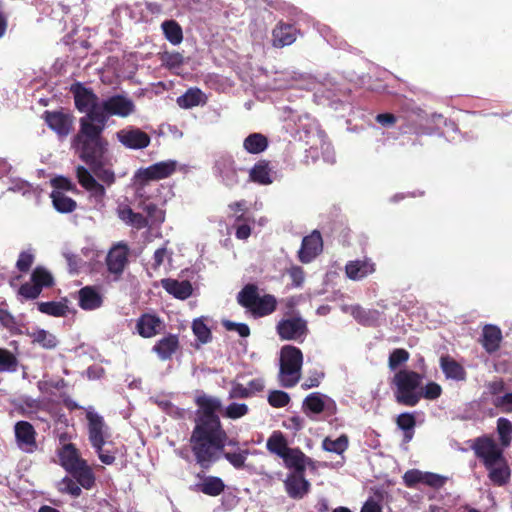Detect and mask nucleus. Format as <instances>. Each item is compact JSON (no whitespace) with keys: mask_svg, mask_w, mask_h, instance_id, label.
<instances>
[{"mask_svg":"<svg viewBox=\"0 0 512 512\" xmlns=\"http://www.w3.org/2000/svg\"><path fill=\"white\" fill-rule=\"evenodd\" d=\"M267 450L279 457H284L290 450L287 440L281 431H274L267 440Z\"/></svg>","mask_w":512,"mask_h":512,"instance_id":"37","label":"nucleus"},{"mask_svg":"<svg viewBox=\"0 0 512 512\" xmlns=\"http://www.w3.org/2000/svg\"><path fill=\"white\" fill-rule=\"evenodd\" d=\"M497 432L499 434L502 446L507 447L512 440V424L506 418H499L497 420Z\"/></svg>","mask_w":512,"mask_h":512,"instance_id":"47","label":"nucleus"},{"mask_svg":"<svg viewBox=\"0 0 512 512\" xmlns=\"http://www.w3.org/2000/svg\"><path fill=\"white\" fill-rule=\"evenodd\" d=\"M178 163L176 160H166L154 163L145 168H139L134 176V186L136 197L143 202L149 199L146 187L151 181H159L172 176L177 171Z\"/></svg>","mask_w":512,"mask_h":512,"instance_id":"7","label":"nucleus"},{"mask_svg":"<svg viewBox=\"0 0 512 512\" xmlns=\"http://www.w3.org/2000/svg\"><path fill=\"white\" fill-rule=\"evenodd\" d=\"M34 255L29 251H22L19 254L18 260L16 262V268L22 272L26 273L30 270L31 266L34 263Z\"/></svg>","mask_w":512,"mask_h":512,"instance_id":"57","label":"nucleus"},{"mask_svg":"<svg viewBox=\"0 0 512 512\" xmlns=\"http://www.w3.org/2000/svg\"><path fill=\"white\" fill-rule=\"evenodd\" d=\"M128 263V250L125 246H117L111 249L106 257L107 269L119 279Z\"/></svg>","mask_w":512,"mask_h":512,"instance_id":"20","label":"nucleus"},{"mask_svg":"<svg viewBox=\"0 0 512 512\" xmlns=\"http://www.w3.org/2000/svg\"><path fill=\"white\" fill-rule=\"evenodd\" d=\"M238 304L245 308L254 318H263L277 309V298L272 294H259L256 284H246L237 294Z\"/></svg>","mask_w":512,"mask_h":512,"instance_id":"6","label":"nucleus"},{"mask_svg":"<svg viewBox=\"0 0 512 512\" xmlns=\"http://www.w3.org/2000/svg\"><path fill=\"white\" fill-rule=\"evenodd\" d=\"M223 449H225V447ZM248 455L249 451L247 449L238 452H226L223 450L220 457L223 456L235 469H242L245 466Z\"/></svg>","mask_w":512,"mask_h":512,"instance_id":"46","label":"nucleus"},{"mask_svg":"<svg viewBox=\"0 0 512 512\" xmlns=\"http://www.w3.org/2000/svg\"><path fill=\"white\" fill-rule=\"evenodd\" d=\"M289 276H290L292 283L295 287L302 286L304 279H305V274H304V270L302 267H300V266L292 267L289 271Z\"/></svg>","mask_w":512,"mask_h":512,"instance_id":"64","label":"nucleus"},{"mask_svg":"<svg viewBox=\"0 0 512 512\" xmlns=\"http://www.w3.org/2000/svg\"><path fill=\"white\" fill-rule=\"evenodd\" d=\"M492 404L503 413H512V392L492 398Z\"/></svg>","mask_w":512,"mask_h":512,"instance_id":"54","label":"nucleus"},{"mask_svg":"<svg viewBox=\"0 0 512 512\" xmlns=\"http://www.w3.org/2000/svg\"><path fill=\"white\" fill-rule=\"evenodd\" d=\"M71 92L74 96L75 107L80 112H85L88 116L92 111H96L99 106L98 96L89 88L81 83H75L71 86Z\"/></svg>","mask_w":512,"mask_h":512,"instance_id":"13","label":"nucleus"},{"mask_svg":"<svg viewBox=\"0 0 512 512\" xmlns=\"http://www.w3.org/2000/svg\"><path fill=\"white\" fill-rule=\"evenodd\" d=\"M276 332L282 340L303 341L309 330L307 321L301 316L281 319L276 325Z\"/></svg>","mask_w":512,"mask_h":512,"instance_id":"11","label":"nucleus"},{"mask_svg":"<svg viewBox=\"0 0 512 512\" xmlns=\"http://www.w3.org/2000/svg\"><path fill=\"white\" fill-rule=\"evenodd\" d=\"M68 473L74 478L81 488L90 490L95 485V474L86 460L69 470Z\"/></svg>","mask_w":512,"mask_h":512,"instance_id":"24","label":"nucleus"},{"mask_svg":"<svg viewBox=\"0 0 512 512\" xmlns=\"http://www.w3.org/2000/svg\"><path fill=\"white\" fill-rule=\"evenodd\" d=\"M89 192L90 197L94 199L97 204H103L106 197V190L103 184L96 181L94 185L86 190Z\"/></svg>","mask_w":512,"mask_h":512,"instance_id":"59","label":"nucleus"},{"mask_svg":"<svg viewBox=\"0 0 512 512\" xmlns=\"http://www.w3.org/2000/svg\"><path fill=\"white\" fill-rule=\"evenodd\" d=\"M442 394V387L434 382L430 381L426 383L425 385H421L420 390V400L421 399H427V400H436L438 399Z\"/></svg>","mask_w":512,"mask_h":512,"instance_id":"48","label":"nucleus"},{"mask_svg":"<svg viewBox=\"0 0 512 512\" xmlns=\"http://www.w3.org/2000/svg\"><path fill=\"white\" fill-rule=\"evenodd\" d=\"M58 457L61 466L67 472L85 461V459L80 457L79 451L73 443L63 445L58 452Z\"/></svg>","mask_w":512,"mask_h":512,"instance_id":"29","label":"nucleus"},{"mask_svg":"<svg viewBox=\"0 0 512 512\" xmlns=\"http://www.w3.org/2000/svg\"><path fill=\"white\" fill-rule=\"evenodd\" d=\"M179 338L175 334H168L167 336L158 340L153 346L152 350L157 354L160 360H170L172 356L179 349Z\"/></svg>","mask_w":512,"mask_h":512,"instance_id":"23","label":"nucleus"},{"mask_svg":"<svg viewBox=\"0 0 512 512\" xmlns=\"http://www.w3.org/2000/svg\"><path fill=\"white\" fill-rule=\"evenodd\" d=\"M117 140L126 148L138 150L149 146L150 136L137 127H127L116 132Z\"/></svg>","mask_w":512,"mask_h":512,"instance_id":"14","label":"nucleus"},{"mask_svg":"<svg viewBox=\"0 0 512 512\" xmlns=\"http://www.w3.org/2000/svg\"><path fill=\"white\" fill-rule=\"evenodd\" d=\"M163 321L156 314L144 313L136 321V330L143 338H152L164 329Z\"/></svg>","mask_w":512,"mask_h":512,"instance_id":"18","label":"nucleus"},{"mask_svg":"<svg viewBox=\"0 0 512 512\" xmlns=\"http://www.w3.org/2000/svg\"><path fill=\"white\" fill-rule=\"evenodd\" d=\"M249 397L250 393L247 387L240 383L234 384L229 392V399H245Z\"/></svg>","mask_w":512,"mask_h":512,"instance_id":"63","label":"nucleus"},{"mask_svg":"<svg viewBox=\"0 0 512 512\" xmlns=\"http://www.w3.org/2000/svg\"><path fill=\"white\" fill-rule=\"evenodd\" d=\"M15 437L18 446L25 452L31 453L37 449L36 431L28 421H19L15 424Z\"/></svg>","mask_w":512,"mask_h":512,"instance_id":"16","label":"nucleus"},{"mask_svg":"<svg viewBox=\"0 0 512 512\" xmlns=\"http://www.w3.org/2000/svg\"><path fill=\"white\" fill-rule=\"evenodd\" d=\"M410 353L404 348H395L391 351L388 358V367L391 371H398L399 368L407 363Z\"/></svg>","mask_w":512,"mask_h":512,"instance_id":"42","label":"nucleus"},{"mask_svg":"<svg viewBox=\"0 0 512 512\" xmlns=\"http://www.w3.org/2000/svg\"><path fill=\"white\" fill-rule=\"evenodd\" d=\"M349 446V438L346 434L340 435L337 439L333 440L326 437L322 442V448L327 452L336 454L344 453Z\"/></svg>","mask_w":512,"mask_h":512,"instance_id":"40","label":"nucleus"},{"mask_svg":"<svg viewBox=\"0 0 512 512\" xmlns=\"http://www.w3.org/2000/svg\"><path fill=\"white\" fill-rule=\"evenodd\" d=\"M285 490L292 499H302L310 491V482L304 474L291 473L284 481Z\"/></svg>","mask_w":512,"mask_h":512,"instance_id":"21","label":"nucleus"},{"mask_svg":"<svg viewBox=\"0 0 512 512\" xmlns=\"http://www.w3.org/2000/svg\"><path fill=\"white\" fill-rule=\"evenodd\" d=\"M446 482V478L432 472H423L422 474V484H425L429 487L438 489L441 488Z\"/></svg>","mask_w":512,"mask_h":512,"instance_id":"55","label":"nucleus"},{"mask_svg":"<svg viewBox=\"0 0 512 512\" xmlns=\"http://www.w3.org/2000/svg\"><path fill=\"white\" fill-rule=\"evenodd\" d=\"M502 340L501 330L495 325H486L483 328L481 344L488 353L496 352Z\"/></svg>","mask_w":512,"mask_h":512,"instance_id":"30","label":"nucleus"},{"mask_svg":"<svg viewBox=\"0 0 512 512\" xmlns=\"http://www.w3.org/2000/svg\"><path fill=\"white\" fill-rule=\"evenodd\" d=\"M374 271L375 264L369 259L349 261L345 266L347 277L354 281L363 279Z\"/></svg>","mask_w":512,"mask_h":512,"instance_id":"27","label":"nucleus"},{"mask_svg":"<svg viewBox=\"0 0 512 512\" xmlns=\"http://www.w3.org/2000/svg\"><path fill=\"white\" fill-rule=\"evenodd\" d=\"M72 147L78 152L79 158L85 162L95 176L107 186H111L115 180V173L109 168H105L109 142L105 140L104 147L94 146L85 137L74 136Z\"/></svg>","mask_w":512,"mask_h":512,"instance_id":"4","label":"nucleus"},{"mask_svg":"<svg viewBox=\"0 0 512 512\" xmlns=\"http://www.w3.org/2000/svg\"><path fill=\"white\" fill-rule=\"evenodd\" d=\"M215 168L227 186H233L238 183L235 161L231 156L220 157L215 163Z\"/></svg>","mask_w":512,"mask_h":512,"instance_id":"26","label":"nucleus"},{"mask_svg":"<svg viewBox=\"0 0 512 512\" xmlns=\"http://www.w3.org/2000/svg\"><path fill=\"white\" fill-rule=\"evenodd\" d=\"M8 305L5 301L0 302V323L3 327L12 331L16 328L15 317L8 311Z\"/></svg>","mask_w":512,"mask_h":512,"instance_id":"53","label":"nucleus"},{"mask_svg":"<svg viewBox=\"0 0 512 512\" xmlns=\"http://www.w3.org/2000/svg\"><path fill=\"white\" fill-rule=\"evenodd\" d=\"M423 472L417 469H410L403 475V481L406 487L414 488L417 484L422 483Z\"/></svg>","mask_w":512,"mask_h":512,"instance_id":"58","label":"nucleus"},{"mask_svg":"<svg viewBox=\"0 0 512 512\" xmlns=\"http://www.w3.org/2000/svg\"><path fill=\"white\" fill-rule=\"evenodd\" d=\"M33 343H37L44 349H54L58 345L55 335L44 329H39L32 334Z\"/></svg>","mask_w":512,"mask_h":512,"instance_id":"43","label":"nucleus"},{"mask_svg":"<svg viewBox=\"0 0 512 512\" xmlns=\"http://www.w3.org/2000/svg\"><path fill=\"white\" fill-rule=\"evenodd\" d=\"M50 197L53 207L60 213H71L77 208L76 201L66 196L62 191H52Z\"/></svg>","mask_w":512,"mask_h":512,"instance_id":"38","label":"nucleus"},{"mask_svg":"<svg viewBox=\"0 0 512 512\" xmlns=\"http://www.w3.org/2000/svg\"><path fill=\"white\" fill-rule=\"evenodd\" d=\"M268 403L274 408H282L289 404L290 396L282 390H272L268 395Z\"/></svg>","mask_w":512,"mask_h":512,"instance_id":"50","label":"nucleus"},{"mask_svg":"<svg viewBox=\"0 0 512 512\" xmlns=\"http://www.w3.org/2000/svg\"><path fill=\"white\" fill-rule=\"evenodd\" d=\"M206 98L199 88H189L183 95L177 98V104L183 109H190L200 104H204Z\"/></svg>","mask_w":512,"mask_h":512,"instance_id":"35","label":"nucleus"},{"mask_svg":"<svg viewBox=\"0 0 512 512\" xmlns=\"http://www.w3.org/2000/svg\"><path fill=\"white\" fill-rule=\"evenodd\" d=\"M58 491L62 494H69L74 498H78L82 494L81 487L77 484L73 477H64L57 484Z\"/></svg>","mask_w":512,"mask_h":512,"instance_id":"44","label":"nucleus"},{"mask_svg":"<svg viewBox=\"0 0 512 512\" xmlns=\"http://www.w3.org/2000/svg\"><path fill=\"white\" fill-rule=\"evenodd\" d=\"M299 29L293 24L280 21L272 30V45L276 48H283L293 44L298 35Z\"/></svg>","mask_w":512,"mask_h":512,"instance_id":"17","label":"nucleus"},{"mask_svg":"<svg viewBox=\"0 0 512 512\" xmlns=\"http://www.w3.org/2000/svg\"><path fill=\"white\" fill-rule=\"evenodd\" d=\"M76 177L82 188L87 190L97 181L92 173L84 166L76 168Z\"/></svg>","mask_w":512,"mask_h":512,"instance_id":"52","label":"nucleus"},{"mask_svg":"<svg viewBox=\"0 0 512 512\" xmlns=\"http://www.w3.org/2000/svg\"><path fill=\"white\" fill-rule=\"evenodd\" d=\"M165 38L172 45H179L183 40V31L175 20H166L161 24Z\"/></svg>","mask_w":512,"mask_h":512,"instance_id":"39","label":"nucleus"},{"mask_svg":"<svg viewBox=\"0 0 512 512\" xmlns=\"http://www.w3.org/2000/svg\"><path fill=\"white\" fill-rule=\"evenodd\" d=\"M197 477L202 481L195 484V490L210 497H217L221 495L226 488L224 481L218 476H206L198 473Z\"/></svg>","mask_w":512,"mask_h":512,"instance_id":"22","label":"nucleus"},{"mask_svg":"<svg viewBox=\"0 0 512 512\" xmlns=\"http://www.w3.org/2000/svg\"><path fill=\"white\" fill-rule=\"evenodd\" d=\"M282 459L288 469H293V473L300 474H305L306 464L312 462L299 448H290Z\"/></svg>","mask_w":512,"mask_h":512,"instance_id":"28","label":"nucleus"},{"mask_svg":"<svg viewBox=\"0 0 512 512\" xmlns=\"http://www.w3.org/2000/svg\"><path fill=\"white\" fill-rule=\"evenodd\" d=\"M324 398L326 396L319 392L309 394L303 401V409L314 414H320L325 410Z\"/></svg>","mask_w":512,"mask_h":512,"instance_id":"41","label":"nucleus"},{"mask_svg":"<svg viewBox=\"0 0 512 512\" xmlns=\"http://www.w3.org/2000/svg\"><path fill=\"white\" fill-rule=\"evenodd\" d=\"M38 310L46 315L53 317H65L69 311L68 299L63 298L61 301L38 302Z\"/></svg>","mask_w":512,"mask_h":512,"instance_id":"34","label":"nucleus"},{"mask_svg":"<svg viewBox=\"0 0 512 512\" xmlns=\"http://www.w3.org/2000/svg\"><path fill=\"white\" fill-rule=\"evenodd\" d=\"M440 367L446 378L456 381H464L466 379V371L464 367L450 356H441Z\"/></svg>","mask_w":512,"mask_h":512,"instance_id":"31","label":"nucleus"},{"mask_svg":"<svg viewBox=\"0 0 512 512\" xmlns=\"http://www.w3.org/2000/svg\"><path fill=\"white\" fill-rule=\"evenodd\" d=\"M194 402L198 409L189 444L196 463L203 470H209L226 446L227 433L217 415L222 403L218 397L205 393L197 395Z\"/></svg>","mask_w":512,"mask_h":512,"instance_id":"1","label":"nucleus"},{"mask_svg":"<svg viewBox=\"0 0 512 512\" xmlns=\"http://www.w3.org/2000/svg\"><path fill=\"white\" fill-rule=\"evenodd\" d=\"M192 330L201 343H208L212 338L211 330L201 319L194 320Z\"/></svg>","mask_w":512,"mask_h":512,"instance_id":"49","label":"nucleus"},{"mask_svg":"<svg viewBox=\"0 0 512 512\" xmlns=\"http://www.w3.org/2000/svg\"><path fill=\"white\" fill-rule=\"evenodd\" d=\"M471 449L487 470V477L494 486L502 487L509 483L511 469L503 450L492 437L475 438Z\"/></svg>","mask_w":512,"mask_h":512,"instance_id":"3","label":"nucleus"},{"mask_svg":"<svg viewBox=\"0 0 512 512\" xmlns=\"http://www.w3.org/2000/svg\"><path fill=\"white\" fill-rule=\"evenodd\" d=\"M86 419L88 422L87 429L90 444L94 449H100L110 437L109 427L104 418L96 412L88 411Z\"/></svg>","mask_w":512,"mask_h":512,"instance_id":"12","label":"nucleus"},{"mask_svg":"<svg viewBox=\"0 0 512 512\" xmlns=\"http://www.w3.org/2000/svg\"><path fill=\"white\" fill-rule=\"evenodd\" d=\"M488 392L493 398L497 396H502L501 394L505 391V383L502 379L498 378L493 381H490L487 384Z\"/></svg>","mask_w":512,"mask_h":512,"instance_id":"61","label":"nucleus"},{"mask_svg":"<svg viewBox=\"0 0 512 512\" xmlns=\"http://www.w3.org/2000/svg\"><path fill=\"white\" fill-rule=\"evenodd\" d=\"M64 257L67 261L70 272H78L83 262L82 258L70 252L64 253Z\"/></svg>","mask_w":512,"mask_h":512,"instance_id":"62","label":"nucleus"},{"mask_svg":"<svg viewBox=\"0 0 512 512\" xmlns=\"http://www.w3.org/2000/svg\"><path fill=\"white\" fill-rule=\"evenodd\" d=\"M42 119L59 139L66 138L74 129L75 117L71 112L64 109L46 110L42 114Z\"/></svg>","mask_w":512,"mask_h":512,"instance_id":"10","label":"nucleus"},{"mask_svg":"<svg viewBox=\"0 0 512 512\" xmlns=\"http://www.w3.org/2000/svg\"><path fill=\"white\" fill-rule=\"evenodd\" d=\"M249 412V408L245 403L233 402L229 404L224 411V416L229 419H239Z\"/></svg>","mask_w":512,"mask_h":512,"instance_id":"51","label":"nucleus"},{"mask_svg":"<svg viewBox=\"0 0 512 512\" xmlns=\"http://www.w3.org/2000/svg\"><path fill=\"white\" fill-rule=\"evenodd\" d=\"M268 147V138L261 133H251L243 141V148L250 154H260Z\"/></svg>","mask_w":512,"mask_h":512,"instance_id":"36","label":"nucleus"},{"mask_svg":"<svg viewBox=\"0 0 512 512\" xmlns=\"http://www.w3.org/2000/svg\"><path fill=\"white\" fill-rule=\"evenodd\" d=\"M271 173L272 168L270 167V162L267 160H260L251 168L249 177L254 183L269 185L273 182Z\"/></svg>","mask_w":512,"mask_h":512,"instance_id":"32","label":"nucleus"},{"mask_svg":"<svg viewBox=\"0 0 512 512\" xmlns=\"http://www.w3.org/2000/svg\"><path fill=\"white\" fill-rule=\"evenodd\" d=\"M134 110L135 104L130 98L120 94L112 95L100 102L96 111L80 118L79 130L75 136L85 137L94 146L104 147L107 139L103 136V132L109 118L112 116L126 118Z\"/></svg>","mask_w":512,"mask_h":512,"instance_id":"2","label":"nucleus"},{"mask_svg":"<svg viewBox=\"0 0 512 512\" xmlns=\"http://www.w3.org/2000/svg\"><path fill=\"white\" fill-rule=\"evenodd\" d=\"M323 250V239L318 230L302 239L301 247L298 251L299 261L307 264L314 260Z\"/></svg>","mask_w":512,"mask_h":512,"instance_id":"15","label":"nucleus"},{"mask_svg":"<svg viewBox=\"0 0 512 512\" xmlns=\"http://www.w3.org/2000/svg\"><path fill=\"white\" fill-rule=\"evenodd\" d=\"M51 185L55 188L54 191H71V192H77L76 185L67 177L64 176H57L51 180Z\"/></svg>","mask_w":512,"mask_h":512,"instance_id":"56","label":"nucleus"},{"mask_svg":"<svg viewBox=\"0 0 512 512\" xmlns=\"http://www.w3.org/2000/svg\"><path fill=\"white\" fill-rule=\"evenodd\" d=\"M396 426L404 433V442H410L415 433L416 416L413 412H403L395 419Z\"/></svg>","mask_w":512,"mask_h":512,"instance_id":"33","label":"nucleus"},{"mask_svg":"<svg viewBox=\"0 0 512 512\" xmlns=\"http://www.w3.org/2000/svg\"><path fill=\"white\" fill-rule=\"evenodd\" d=\"M303 365L302 351L292 345H285L280 353V384L285 388L294 387L300 380Z\"/></svg>","mask_w":512,"mask_h":512,"instance_id":"8","label":"nucleus"},{"mask_svg":"<svg viewBox=\"0 0 512 512\" xmlns=\"http://www.w3.org/2000/svg\"><path fill=\"white\" fill-rule=\"evenodd\" d=\"M424 378L423 373L411 369L402 368L396 371L390 380L396 403L406 407L417 406Z\"/></svg>","mask_w":512,"mask_h":512,"instance_id":"5","label":"nucleus"},{"mask_svg":"<svg viewBox=\"0 0 512 512\" xmlns=\"http://www.w3.org/2000/svg\"><path fill=\"white\" fill-rule=\"evenodd\" d=\"M17 366V357L11 351L0 348V372H14Z\"/></svg>","mask_w":512,"mask_h":512,"instance_id":"45","label":"nucleus"},{"mask_svg":"<svg viewBox=\"0 0 512 512\" xmlns=\"http://www.w3.org/2000/svg\"><path fill=\"white\" fill-rule=\"evenodd\" d=\"M78 305L85 311H92L103 305V295L97 286H84L77 292Z\"/></svg>","mask_w":512,"mask_h":512,"instance_id":"19","label":"nucleus"},{"mask_svg":"<svg viewBox=\"0 0 512 512\" xmlns=\"http://www.w3.org/2000/svg\"><path fill=\"white\" fill-rule=\"evenodd\" d=\"M162 61L165 64V66H167L169 68H177L183 64L184 58H183L182 54H180L178 52H173V53L166 52L162 57Z\"/></svg>","mask_w":512,"mask_h":512,"instance_id":"60","label":"nucleus"},{"mask_svg":"<svg viewBox=\"0 0 512 512\" xmlns=\"http://www.w3.org/2000/svg\"><path fill=\"white\" fill-rule=\"evenodd\" d=\"M55 284L53 275L43 266H37L31 273L30 282L22 284L18 294L26 300H34L39 297L44 288H51Z\"/></svg>","mask_w":512,"mask_h":512,"instance_id":"9","label":"nucleus"},{"mask_svg":"<svg viewBox=\"0 0 512 512\" xmlns=\"http://www.w3.org/2000/svg\"><path fill=\"white\" fill-rule=\"evenodd\" d=\"M161 286L167 293L180 300L189 298L193 292V287L188 280L178 281L166 278L161 280Z\"/></svg>","mask_w":512,"mask_h":512,"instance_id":"25","label":"nucleus"}]
</instances>
